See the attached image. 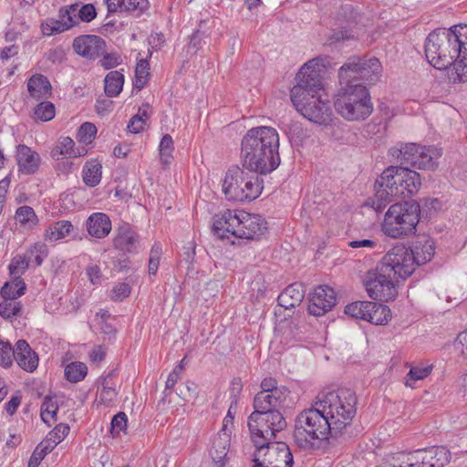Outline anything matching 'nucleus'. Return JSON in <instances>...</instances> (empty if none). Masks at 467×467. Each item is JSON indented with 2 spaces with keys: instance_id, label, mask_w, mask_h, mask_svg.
I'll return each mask as SVG.
<instances>
[{
  "instance_id": "nucleus-1",
  "label": "nucleus",
  "mask_w": 467,
  "mask_h": 467,
  "mask_svg": "<svg viewBox=\"0 0 467 467\" xmlns=\"http://www.w3.org/2000/svg\"><path fill=\"white\" fill-rule=\"evenodd\" d=\"M321 58H313L305 63L296 74V84L290 91V98L296 109L306 119L327 126L333 121V113L327 94L322 72Z\"/></svg>"
},
{
  "instance_id": "nucleus-2",
  "label": "nucleus",
  "mask_w": 467,
  "mask_h": 467,
  "mask_svg": "<svg viewBox=\"0 0 467 467\" xmlns=\"http://www.w3.org/2000/svg\"><path fill=\"white\" fill-rule=\"evenodd\" d=\"M425 56L437 69L452 66L459 81H467V25L433 30L425 41Z\"/></svg>"
},
{
  "instance_id": "nucleus-3",
  "label": "nucleus",
  "mask_w": 467,
  "mask_h": 467,
  "mask_svg": "<svg viewBox=\"0 0 467 467\" xmlns=\"http://www.w3.org/2000/svg\"><path fill=\"white\" fill-rule=\"evenodd\" d=\"M243 167L266 175L280 165L279 135L275 129L261 126L250 129L241 143Z\"/></svg>"
},
{
  "instance_id": "nucleus-4",
  "label": "nucleus",
  "mask_w": 467,
  "mask_h": 467,
  "mask_svg": "<svg viewBox=\"0 0 467 467\" xmlns=\"http://www.w3.org/2000/svg\"><path fill=\"white\" fill-rule=\"evenodd\" d=\"M289 393L287 388H282L271 393H257L254 396V410L247 420L251 434L265 440H274L276 433L286 427V420L281 410L285 407Z\"/></svg>"
},
{
  "instance_id": "nucleus-5",
  "label": "nucleus",
  "mask_w": 467,
  "mask_h": 467,
  "mask_svg": "<svg viewBox=\"0 0 467 467\" xmlns=\"http://www.w3.org/2000/svg\"><path fill=\"white\" fill-rule=\"evenodd\" d=\"M420 186L421 180L417 171L401 166H389L375 182L372 207L380 212L394 197H411L420 191Z\"/></svg>"
},
{
  "instance_id": "nucleus-6",
  "label": "nucleus",
  "mask_w": 467,
  "mask_h": 467,
  "mask_svg": "<svg viewBox=\"0 0 467 467\" xmlns=\"http://www.w3.org/2000/svg\"><path fill=\"white\" fill-rule=\"evenodd\" d=\"M267 231L266 221L259 214L244 211L226 210L213 217L212 232L220 239L234 236L240 239L258 240Z\"/></svg>"
},
{
  "instance_id": "nucleus-7",
  "label": "nucleus",
  "mask_w": 467,
  "mask_h": 467,
  "mask_svg": "<svg viewBox=\"0 0 467 467\" xmlns=\"http://www.w3.org/2000/svg\"><path fill=\"white\" fill-rule=\"evenodd\" d=\"M319 407L332 424L333 436L343 434L357 413L358 398L349 389H338L317 395Z\"/></svg>"
},
{
  "instance_id": "nucleus-8",
  "label": "nucleus",
  "mask_w": 467,
  "mask_h": 467,
  "mask_svg": "<svg viewBox=\"0 0 467 467\" xmlns=\"http://www.w3.org/2000/svg\"><path fill=\"white\" fill-rule=\"evenodd\" d=\"M318 400L312 408L301 411L295 421L294 439L296 443L304 450H311L317 442L333 436L332 424L328 417L320 410Z\"/></svg>"
},
{
  "instance_id": "nucleus-9",
  "label": "nucleus",
  "mask_w": 467,
  "mask_h": 467,
  "mask_svg": "<svg viewBox=\"0 0 467 467\" xmlns=\"http://www.w3.org/2000/svg\"><path fill=\"white\" fill-rule=\"evenodd\" d=\"M408 275H403V270L399 265V258L396 259L391 254L387 253L377 265L376 269L368 272L364 285L369 297L388 302L395 299L398 295L396 283L399 282V278L406 279Z\"/></svg>"
},
{
  "instance_id": "nucleus-10",
  "label": "nucleus",
  "mask_w": 467,
  "mask_h": 467,
  "mask_svg": "<svg viewBox=\"0 0 467 467\" xmlns=\"http://www.w3.org/2000/svg\"><path fill=\"white\" fill-rule=\"evenodd\" d=\"M334 107L336 111L348 121L364 120L373 111L369 91L364 85L340 88L335 96Z\"/></svg>"
},
{
  "instance_id": "nucleus-11",
  "label": "nucleus",
  "mask_w": 467,
  "mask_h": 467,
  "mask_svg": "<svg viewBox=\"0 0 467 467\" xmlns=\"http://www.w3.org/2000/svg\"><path fill=\"white\" fill-rule=\"evenodd\" d=\"M260 173L241 169L238 166L231 167L224 177L223 192L225 197L234 202H251L255 200L262 192L263 180Z\"/></svg>"
},
{
  "instance_id": "nucleus-12",
  "label": "nucleus",
  "mask_w": 467,
  "mask_h": 467,
  "mask_svg": "<svg viewBox=\"0 0 467 467\" xmlns=\"http://www.w3.org/2000/svg\"><path fill=\"white\" fill-rule=\"evenodd\" d=\"M420 204L415 201L394 203L385 214L382 231L391 238L413 234L420 221Z\"/></svg>"
},
{
  "instance_id": "nucleus-13",
  "label": "nucleus",
  "mask_w": 467,
  "mask_h": 467,
  "mask_svg": "<svg viewBox=\"0 0 467 467\" xmlns=\"http://www.w3.org/2000/svg\"><path fill=\"white\" fill-rule=\"evenodd\" d=\"M391 157L400 165H410L419 170L433 171L438 167V160L442 150L435 146H425L417 143H400L389 150Z\"/></svg>"
},
{
  "instance_id": "nucleus-14",
  "label": "nucleus",
  "mask_w": 467,
  "mask_h": 467,
  "mask_svg": "<svg viewBox=\"0 0 467 467\" xmlns=\"http://www.w3.org/2000/svg\"><path fill=\"white\" fill-rule=\"evenodd\" d=\"M251 438L256 447L253 467H293V454L285 442H272L255 434Z\"/></svg>"
},
{
  "instance_id": "nucleus-15",
  "label": "nucleus",
  "mask_w": 467,
  "mask_h": 467,
  "mask_svg": "<svg viewBox=\"0 0 467 467\" xmlns=\"http://www.w3.org/2000/svg\"><path fill=\"white\" fill-rule=\"evenodd\" d=\"M399 258V265L403 270V275L410 276L415 270V265H421L430 262L435 253L433 240L428 237L417 239L410 249L404 246H397L388 252Z\"/></svg>"
},
{
  "instance_id": "nucleus-16",
  "label": "nucleus",
  "mask_w": 467,
  "mask_h": 467,
  "mask_svg": "<svg viewBox=\"0 0 467 467\" xmlns=\"http://www.w3.org/2000/svg\"><path fill=\"white\" fill-rule=\"evenodd\" d=\"M336 301V293L332 287L319 285L308 296V312L315 317H321L332 309Z\"/></svg>"
},
{
  "instance_id": "nucleus-17",
  "label": "nucleus",
  "mask_w": 467,
  "mask_h": 467,
  "mask_svg": "<svg viewBox=\"0 0 467 467\" xmlns=\"http://www.w3.org/2000/svg\"><path fill=\"white\" fill-rule=\"evenodd\" d=\"M74 51L79 56L95 59L105 52L106 43L99 36L84 35L76 37L72 44Z\"/></svg>"
},
{
  "instance_id": "nucleus-18",
  "label": "nucleus",
  "mask_w": 467,
  "mask_h": 467,
  "mask_svg": "<svg viewBox=\"0 0 467 467\" xmlns=\"http://www.w3.org/2000/svg\"><path fill=\"white\" fill-rule=\"evenodd\" d=\"M17 365L24 370L32 372L38 365V357L30 348L29 344L23 339L18 340L15 345L14 358Z\"/></svg>"
},
{
  "instance_id": "nucleus-19",
  "label": "nucleus",
  "mask_w": 467,
  "mask_h": 467,
  "mask_svg": "<svg viewBox=\"0 0 467 467\" xmlns=\"http://www.w3.org/2000/svg\"><path fill=\"white\" fill-rule=\"evenodd\" d=\"M360 57H350L338 69V79L341 88L347 86L362 85L358 81L360 70Z\"/></svg>"
},
{
  "instance_id": "nucleus-20",
  "label": "nucleus",
  "mask_w": 467,
  "mask_h": 467,
  "mask_svg": "<svg viewBox=\"0 0 467 467\" xmlns=\"http://www.w3.org/2000/svg\"><path fill=\"white\" fill-rule=\"evenodd\" d=\"M138 234L129 223L118 228V234L113 240L114 247L123 253H134L138 247Z\"/></svg>"
},
{
  "instance_id": "nucleus-21",
  "label": "nucleus",
  "mask_w": 467,
  "mask_h": 467,
  "mask_svg": "<svg viewBox=\"0 0 467 467\" xmlns=\"http://www.w3.org/2000/svg\"><path fill=\"white\" fill-rule=\"evenodd\" d=\"M16 161L19 171L25 174L35 173L39 167V155L26 145L17 146Z\"/></svg>"
},
{
  "instance_id": "nucleus-22",
  "label": "nucleus",
  "mask_w": 467,
  "mask_h": 467,
  "mask_svg": "<svg viewBox=\"0 0 467 467\" xmlns=\"http://www.w3.org/2000/svg\"><path fill=\"white\" fill-rule=\"evenodd\" d=\"M305 296L304 285L294 283L285 287L277 297L278 305L285 309L299 306Z\"/></svg>"
},
{
  "instance_id": "nucleus-23",
  "label": "nucleus",
  "mask_w": 467,
  "mask_h": 467,
  "mask_svg": "<svg viewBox=\"0 0 467 467\" xmlns=\"http://www.w3.org/2000/svg\"><path fill=\"white\" fill-rule=\"evenodd\" d=\"M87 229L91 236L104 238L111 230V221L107 214L95 213L88 218Z\"/></svg>"
},
{
  "instance_id": "nucleus-24",
  "label": "nucleus",
  "mask_w": 467,
  "mask_h": 467,
  "mask_svg": "<svg viewBox=\"0 0 467 467\" xmlns=\"http://www.w3.org/2000/svg\"><path fill=\"white\" fill-rule=\"evenodd\" d=\"M51 89L49 80L41 74L33 75L27 81V90L33 99H47L51 95Z\"/></svg>"
},
{
  "instance_id": "nucleus-25",
  "label": "nucleus",
  "mask_w": 467,
  "mask_h": 467,
  "mask_svg": "<svg viewBox=\"0 0 467 467\" xmlns=\"http://www.w3.org/2000/svg\"><path fill=\"white\" fill-rule=\"evenodd\" d=\"M423 450L425 467H443L450 462L451 452L446 447L433 446Z\"/></svg>"
},
{
  "instance_id": "nucleus-26",
  "label": "nucleus",
  "mask_w": 467,
  "mask_h": 467,
  "mask_svg": "<svg viewBox=\"0 0 467 467\" xmlns=\"http://www.w3.org/2000/svg\"><path fill=\"white\" fill-rule=\"evenodd\" d=\"M359 77L361 80L368 83L377 82L381 76V65L378 58L366 59L360 57Z\"/></svg>"
},
{
  "instance_id": "nucleus-27",
  "label": "nucleus",
  "mask_w": 467,
  "mask_h": 467,
  "mask_svg": "<svg viewBox=\"0 0 467 467\" xmlns=\"http://www.w3.org/2000/svg\"><path fill=\"white\" fill-rule=\"evenodd\" d=\"M229 436L226 432L219 433L213 440L210 454L217 467H223L225 464L224 459L229 451Z\"/></svg>"
},
{
  "instance_id": "nucleus-28",
  "label": "nucleus",
  "mask_w": 467,
  "mask_h": 467,
  "mask_svg": "<svg viewBox=\"0 0 467 467\" xmlns=\"http://www.w3.org/2000/svg\"><path fill=\"white\" fill-rule=\"evenodd\" d=\"M124 75L117 70L109 72L104 79V91L109 98H116L122 91Z\"/></svg>"
},
{
  "instance_id": "nucleus-29",
  "label": "nucleus",
  "mask_w": 467,
  "mask_h": 467,
  "mask_svg": "<svg viewBox=\"0 0 467 467\" xmlns=\"http://www.w3.org/2000/svg\"><path fill=\"white\" fill-rule=\"evenodd\" d=\"M102 165L97 161H88L82 171L83 182L89 187L97 186L101 181Z\"/></svg>"
},
{
  "instance_id": "nucleus-30",
  "label": "nucleus",
  "mask_w": 467,
  "mask_h": 467,
  "mask_svg": "<svg viewBox=\"0 0 467 467\" xmlns=\"http://www.w3.org/2000/svg\"><path fill=\"white\" fill-rule=\"evenodd\" d=\"M433 370L432 364H417L410 368V371L404 378L406 386L412 388L413 384L418 380H422L429 377Z\"/></svg>"
},
{
  "instance_id": "nucleus-31",
  "label": "nucleus",
  "mask_w": 467,
  "mask_h": 467,
  "mask_svg": "<svg viewBox=\"0 0 467 467\" xmlns=\"http://www.w3.org/2000/svg\"><path fill=\"white\" fill-rule=\"evenodd\" d=\"M373 308L374 306L370 301H356L347 305L344 312L350 317L367 321V316H368L369 310Z\"/></svg>"
},
{
  "instance_id": "nucleus-32",
  "label": "nucleus",
  "mask_w": 467,
  "mask_h": 467,
  "mask_svg": "<svg viewBox=\"0 0 467 467\" xmlns=\"http://www.w3.org/2000/svg\"><path fill=\"white\" fill-rule=\"evenodd\" d=\"M88 374V367L80 361H73L64 368L65 379L71 383H78L85 379Z\"/></svg>"
},
{
  "instance_id": "nucleus-33",
  "label": "nucleus",
  "mask_w": 467,
  "mask_h": 467,
  "mask_svg": "<svg viewBox=\"0 0 467 467\" xmlns=\"http://www.w3.org/2000/svg\"><path fill=\"white\" fill-rule=\"evenodd\" d=\"M16 220L21 227L27 230L33 229L38 223L34 209L26 205L21 206L16 210Z\"/></svg>"
},
{
  "instance_id": "nucleus-34",
  "label": "nucleus",
  "mask_w": 467,
  "mask_h": 467,
  "mask_svg": "<svg viewBox=\"0 0 467 467\" xmlns=\"http://www.w3.org/2000/svg\"><path fill=\"white\" fill-rule=\"evenodd\" d=\"M374 308L369 310L368 322L374 325H386L390 319V309L382 304L372 302Z\"/></svg>"
},
{
  "instance_id": "nucleus-35",
  "label": "nucleus",
  "mask_w": 467,
  "mask_h": 467,
  "mask_svg": "<svg viewBox=\"0 0 467 467\" xmlns=\"http://www.w3.org/2000/svg\"><path fill=\"white\" fill-rule=\"evenodd\" d=\"M57 410L58 403L57 396H47L41 405L40 416L42 420L49 425L51 421L56 420Z\"/></svg>"
},
{
  "instance_id": "nucleus-36",
  "label": "nucleus",
  "mask_w": 467,
  "mask_h": 467,
  "mask_svg": "<svg viewBox=\"0 0 467 467\" xmlns=\"http://www.w3.org/2000/svg\"><path fill=\"white\" fill-rule=\"evenodd\" d=\"M26 284L20 276L15 277L12 283H5L1 288L5 299H16L25 294Z\"/></svg>"
},
{
  "instance_id": "nucleus-37",
  "label": "nucleus",
  "mask_w": 467,
  "mask_h": 467,
  "mask_svg": "<svg viewBox=\"0 0 467 467\" xmlns=\"http://www.w3.org/2000/svg\"><path fill=\"white\" fill-rule=\"evenodd\" d=\"M150 77V64L147 59H140L135 68L133 89L140 90L148 83Z\"/></svg>"
},
{
  "instance_id": "nucleus-38",
  "label": "nucleus",
  "mask_w": 467,
  "mask_h": 467,
  "mask_svg": "<svg viewBox=\"0 0 467 467\" xmlns=\"http://www.w3.org/2000/svg\"><path fill=\"white\" fill-rule=\"evenodd\" d=\"M87 153L88 150L85 146L75 147L74 140L69 137H65L60 141V155L68 158H79Z\"/></svg>"
},
{
  "instance_id": "nucleus-39",
  "label": "nucleus",
  "mask_w": 467,
  "mask_h": 467,
  "mask_svg": "<svg viewBox=\"0 0 467 467\" xmlns=\"http://www.w3.org/2000/svg\"><path fill=\"white\" fill-rule=\"evenodd\" d=\"M79 23V18L74 5L60 9V32L68 30Z\"/></svg>"
},
{
  "instance_id": "nucleus-40",
  "label": "nucleus",
  "mask_w": 467,
  "mask_h": 467,
  "mask_svg": "<svg viewBox=\"0 0 467 467\" xmlns=\"http://www.w3.org/2000/svg\"><path fill=\"white\" fill-rule=\"evenodd\" d=\"M173 150V140L170 134H165L162 136L159 145L160 160L161 163L165 165L171 163Z\"/></svg>"
},
{
  "instance_id": "nucleus-41",
  "label": "nucleus",
  "mask_w": 467,
  "mask_h": 467,
  "mask_svg": "<svg viewBox=\"0 0 467 467\" xmlns=\"http://www.w3.org/2000/svg\"><path fill=\"white\" fill-rule=\"evenodd\" d=\"M58 437V426L53 428V430L46 436V438L36 447V450L46 456L51 452L58 444L57 439Z\"/></svg>"
},
{
  "instance_id": "nucleus-42",
  "label": "nucleus",
  "mask_w": 467,
  "mask_h": 467,
  "mask_svg": "<svg viewBox=\"0 0 467 467\" xmlns=\"http://www.w3.org/2000/svg\"><path fill=\"white\" fill-rule=\"evenodd\" d=\"M21 309V303L14 301V299H5L4 302L0 303V316L5 319L19 315Z\"/></svg>"
},
{
  "instance_id": "nucleus-43",
  "label": "nucleus",
  "mask_w": 467,
  "mask_h": 467,
  "mask_svg": "<svg viewBox=\"0 0 467 467\" xmlns=\"http://www.w3.org/2000/svg\"><path fill=\"white\" fill-rule=\"evenodd\" d=\"M109 375L104 379L99 390V400L107 406H110L116 400L118 395L115 388L109 385Z\"/></svg>"
},
{
  "instance_id": "nucleus-44",
  "label": "nucleus",
  "mask_w": 467,
  "mask_h": 467,
  "mask_svg": "<svg viewBox=\"0 0 467 467\" xmlns=\"http://www.w3.org/2000/svg\"><path fill=\"white\" fill-rule=\"evenodd\" d=\"M204 23L205 21L202 20L200 22L199 27L191 36V40L188 46V51L192 52V54H196L198 50L201 49L202 45L205 43L204 38L207 37V34L205 30H202V25Z\"/></svg>"
},
{
  "instance_id": "nucleus-45",
  "label": "nucleus",
  "mask_w": 467,
  "mask_h": 467,
  "mask_svg": "<svg viewBox=\"0 0 467 467\" xmlns=\"http://www.w3.org/2000/svg\"><path fill=\"white\" fill-rule=\"evenodd\" d=\"M97 134V127L91 122L83 123L78 131V142L85 145L90 144Z\"/></svg>"
},
{
  "instance_id": "nucleus-46",
  "label": "nucleus",
  "mask_w": 467,
  "mask_h": 467,
  "mask_svg": "<svg viewBox=\"0 0 467 467\" xmlns=\"http://www.w3.org/2000/svg\"><path fill=\"white\" fill-rule=\"evenodd\" d=\"M56 109L53 103L48 101L40 102L35 109V115L42 121H48L55 117Z\"/></svg>"
},
{
  "instance_id": "nucleus-47",
  "label": "nucleus",
  "mask_w": 467,
  "mask_h": 467,
  "mask_svg": "<svg viewBox=\"0 0 467 467\" xmlns=\"http://www.w3.org/2000/svg\"><path fill=\"white\" fill-rule=\"evenodd\" d=\"M28 265L29 257L17 254L12 259L9 265L10 274L14 276H20V275H22L28 268Z\"/></svg>"
},
{
  "instance_id": "nucleus-48",
  "label": "nucleus",
  "mask_w": 467,
  "mask_h": 467,
  "mask_svg": "<svg viewBox=\"0 0 467 467\" xmlns=\"http://www.w3.org/2000/svg\"><path fill=\"white\" fill-rule=\"evenodd\" d=\"M125 12L139 17L149 9L150 4L148 0H125Z\"/></svg>"
},
{
  "instance_id": "nucleus-49",
  "label": "nucleus",
  "mask_w": 467,
  "mask_h": 467,
  "mask_svg": "<svg viewBox=\"0 0 467 467\" xmlns=\"http://www.w3.org/2000/svg\"><path fill=\"white\" fill-rule=\"evenodd\" d=\"M15 348L9 342L0 339V366L9 368L13 364Z\"/></svg>"
},
{
  "instance_id": "nucleus-50",
  "label": "nucleus",
  "mask_w": 467,
  "mask_h": 467,
  "mask_svg": "<svg viewBox=\"0 0 467 467\" xmlns=\"http://www.w3.org/2000/svg\"><path fill=\"white\" fill-rule=\"evenodd\" d=\"M74 6L76 7L79 21L90 22L96 17V8L92 4H87L81 6L78 4H74Z\"/></svg>"
},
{
  "instance_id": "nucleus-51",
  "label": "nucleus",
  "mask_w": 467,
  "mask_h": 467,
  "mask_svg": "<svg viewBox=\"0 0 467 467\" xmlns=\"http://www.w3.org/2000/svg\"><path fill=\"white\" fill-rule=\"evenodd\" d=\"M406 464L409 467H425L424 450L419 449L414 451L406 452Z\"/></svg>"
},
{
  "instance_id": "nucleus-52",
  "label": "nucleus",
  "mask_w": 467,
  "mask_h": 467,
  "mask_svg": "<svg viewBox=\"0 0 467 467\" xmlns=\"http://www.w3.org/2000/svg\"><path fill=\"white\" fill-rule=\"evenodd\" d=\"M356 33L353 28L342 26L333 31L329 36V40L333 43L350 40L355 37Z\"/></svg>"
},
{
  "instance_id": "nucleus-53",
  "label": "nucleus",
  "mask_w": 467,
  "mask_h": 467,
  "mask_svg": "<svg viewBox=\"0 0 467 467\" xmlns=\"http://www.w3.org/2000/svg\"><path fill=\"white\" fill-rule=\"evenodd\" d=\"M161 254V246L159 244H155L150 254V260H149V274L150 275H156L159 265H160V258Z\"/></svg>"
},
{
  "instance_id": "nucleus-54",
  "label": "nucleus",
  "mask_w": 467,
  "mask_h": 467,
  "mask_svg": "<svg viewBox=\"0 0 467 467\" xmlns=\"http://www.w3.org/2000/svg\"><path fill=\"white\" fill-rule=\"evenodd\" d=\"M29 259L34 256V261L37 266L41 265L44 257L47 256V246L45 244H36L29 251Z\"/></svg>"
},
{
  "instance_id": "nucleus-55",
  "label": "nucleus",
  "mask_w": 467,
  "mask_h": 467,
  "mask_svg": "<svg viewBox=\"0 0 467 467\" xmlns=\"http://www.w3.org/2000/svg\"><path fill=\"white\" fill-rule=\"evenodd\" d=\"M121 63V57L117 53H107L99 60V64L105 69L113 68Z\"/></svg>"
},
{
  "instance_id": "nucleus-56",
  "label": "nucleus",
  "mask_w": 467,
  "mask_h": 467,
  "mask_svg": "<svg viewBox=\"0 0 467 467\" xmlns=\"http://www.w3.org/2000/svg\"><path fill=\"white\" fill-rule=\"evenodd\" d=\"M130 294V286L127 283H119L112 289V299L121 301Z\"/></svg>"
},
{
  "instance_id": "nucleus-57",
  "label": "nucleus",
  "mask_w": 467,
  "mask_h": 467,
  "mask_svg": "<svg viewBox=\"0 0 467 467\" xmlns=\"http://www.w3.org/2000/svg\"><path fill=\"white\" fill-rule=\"evenodd\" d=\"M127 425V415L124 412L117 413L111 420V431L119 433Z\"/></svg>"
},
{
  "instance_id": "nucleus-58",
  "label": "nucleus",
  "mask_w": 467,
  "mask_h": 467,
  "mask_svg": "<svg viewBox=\"0 0 467 467\" xmlns=\"http://www.w3.org/2000/svg\"><path fill=\"white\" fill-rule=\"evenodd\" d=\"M145 123V119L136 114L130 119L127 128L131 133H139L143 130Z\"/></svg>"
},
{
  "instance_id": "nucleus-59",
  "label": "nucleus",
  "mask_w": 467,
  "mask_h": 467,
  "mask_svg": "<svg viewBox=\"0 0 467 467\" xmlns=\"http://www.w3.org/2000/svg\"><path fill=\"white\" fill-rule=\"evenodd\" d=\"M104 3L109 13L106 19L109 17V14L125 12V0H104Z\"/></svg>"
},
{
  "instance_id": "nucleus-60",
  "label": "nucleus",
  "mask_w": 467,
  "mask_h": 467,
  "mask_svg": "<svg viewBox=\"0 0 467 467\" xmlns=\"http://www.w3.org/2000/svg\"><path fill=\"white\" fill-rule=\"evenodd\" d=\"M73 158L63 157L60 158V172L68 174L78 170L79 162H75Z\"/></svg>"
},
{
  "instance_id": "nucleus-61",
  "label": "nucleus",
  "mask_w": 467,
  "mask_h": 467,
  "mask_svg": "<svg viewBox=\"0 0 467 467\" xmlns=\"http://www.w3.org/2000/svg\"><path fill=\"white\" fill-rule=\"evenodd\" d=\"M78 228H75L69 221H60V239L67 236H72L75 238L78 234Z\"/></svg>"
},
{
  "instance_id": "nucleus-62",
  "label": "nucleus",
  "mask_w": 467,
  "mask_h": 467,
  "mask_svg": "<svg viewBox=\"0 0 467 467\" xmlns=\"http://www.w3.org/2000/svg\"><path fill=\"white\" fill-rule=\"evenodd\" d=\"M285 388V386H277V381L273 378H265L261 382V391L258 393H271L274 390Z\"/></svg>"
},
{
  "instance_id": "nucleus-63",
  "label": "nucleus",
  "mask_w": 467,
  "mask_h": 467,
  "mask_svg": "<svg viewBox=\"0 0 467 467\" xmlns=\"http://www.w3.org/2000/svg\"><path fill=\"white\" fill-rule=\"evenodd\" d=\"M87 275L88 276L89 281L93 285L100 284L102 281V274L100 271L99 266L98 265H91L88 266L86 270Z\"/></svg>"
},
{
  "instance_id": "nucleus-64",
  "label": "nucleus",
  "mask_w": 467,
  "mask_h": 467,
  "mask_svg": "<svg viewBox=\"0 0 467 467\" xmlns=\"http://www.w3.org/2000/svg\"><path fill=\"white\" fill-rule=\"evenodd\" d=\"M42 32L45 36H51L58 32V20L47 19L41 26Z\"/></svg>"
}]
</instances>
